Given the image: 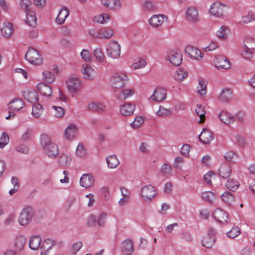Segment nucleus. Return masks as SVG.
<instances>
[{
  "label": "nucleus",
  "mask_w": 255,
  "mask_h": 255,
  "mask_svg": "<svg viewBox=\"0 0 255 255\" xmlns=\"http://www.w3.org/2000/svg\"><path fill=\"white\" fill-rule=\"evenodd\" d=\"M40 143L46 154L50 158H55L58 154V146L51 140L50 137L46 134H42Z\"/></svg>",
  "instance_id": "1"
},
{
  "label": "nucleus",
  "mask_w": 255,
  "mask_h": 255,
  "mask_svg": "<svg viewBox=\"0 0 255 255\" xmlns=\"http://www.w3.org/2000/svg\"><path fill=\"white\" fill-rule=\"evenodd\" d=\"M34 215V212L31 207H25L18 216V222L21 226H27L31 222Z\"/></svg>",
  "instance_id": "2"
},
{
  "label": "nucleus",
  "mask_w": 255,
  "mask_h": 255,
  "mask_svg": "<svg viewBox=\"0 0 255 255\" xmlns=\"http://www.w3.org/2000/svg\"><path fill=\"white\" fill-rule=\"evenodd\" d=\"M89 34L94 38L109 39L114 35V30L111 27H106L99 30H91L89 31Z\"/></svg>",
  "instance_id": "3"
},
{
  "label": "nucleus",
  "mask_w": 255,
  "mask_h": 255,
  "mask_svg": "<svg viewBox=\"0 0 255 255\" xmlns=\"http://www.w3.org/2000/svg\"><path fill=\"white\" fill-rule=\"evenodd\" d=\"M66 86L68 91L73 94L80 92L83 87L81 80L77 77L68 78L66 81Z\"/></svg>",
  "instance_id": "4"
},
{
  "label": "nucleus",
  "mask_w": 255,
  "mask_h": 255,
  "mask_svg": "<svg viewBox=\"0 0 255 255\" xmlns=\"http://www.w3.org/2000/svg\"><path fill=\"white\" fill-rule=\"evenodd\" d=\"M25 59L33 65H40L42 63V58L39 52L33 48L28 49L25 55Z\"/></svg>",
  "instance_id": "5"
},
{
  "label": "nucleus",
  "mask_w": 255,
  "mask_h": 255,
  "mask_svg": "<svg viewBox=\"0 0 255 255\" xmlns=\"http://www.w3.org/2000/svg\"><path fill=\"white\" fill-rule=\"evenodd\" d=\"M155 187L151 185H145L140 189V196L145 202L151 201L156 196Z\"/></svg>",
  "instance_id": "6"
},
{
  "label": "nucleus",
  "mask_w": 255,
  "mask_h": 255,
  "mask_svg": "<svg viewBox=\"0 0 255 255\" xmlns=\"http://www.w3.org/2000/svg\"><path fill=\"white\" fill-rule=\"evenodd\" d=\"M121 45L116 41H111L107 45L106 54L113 59H117L120 56Z\"/></svg>",
  "instance_id": "7"
},
{
  "label": "nucleus",
  "mask_w": 255,
  "mask_h": 255,
  "mask_svg": "<svg viewBox=\"0 0 255 255\" xmlns=\"http://www.w3.org/2000/svg\"><path fill=\"white\" fill-rule=\"evenodd\" d=\"M128 80L126 74L123 73H117L110 79L111 85L115 89H120L125 86Z\"/></svg>",
  "instance_id": "8"
},
{
  "label": "nucleus",
  "mask_w": 255,
  "mask_h": 255,
  "mask_svg": "<svg viewBox=\"0 0 255 255\" xmlns=\"http://www.w3.org/2000/svg\"><path fill=\"white\" fill-rule=\"evenodd\" d=\"M214 63L218 70H228L231 67L230 60L224 55H218L215 57Z\"/></svg>",
  "instance_id": "9"
},
{
  "label": "nucleus",
  "mask_w": 255,
  "mask_h": 255,
  "mask_svg": "<svg viewBox=\"0 0 255 255\" xmlns=\"http://www.w3.org/2000/svg\"><path fill=\"white\" fill-rule=\"evenodd\" d=\"M166 59L174 66L180 65L182 61V54L180 51L172 50L168 52Z\"/></svg>",
  "instance_id": "10"
},
{
  "label": "nucleus",
  "mask_w": 255,
  "mask_h": 255,
  "mask_svg": "<svg viewBox=\"0 0 255 255\" xmlns=\"http://www.w3.org/2000/svg\"><path fill=\"white\" fill-rule=\"evenodd\" d=\"M225 7V4L217 1L212 4L209 12L212 15L220 17L223 16Z\"/></svg>",
  "instance_id": "11"
},
{
  "label": "nucleus",
  "mask_w": 255,
  "mask_h": 255,
  "mask_svg": "<svg viewBox=\"0 0 255 255\" xmlns=\"http://www.w3.org/2000/svg\"><path fill=\"white\" fill-rule=\"evenodd\" d=\"M185 19L191 23H196L199 21V12L195 6L188 7L185 12Z\"/></svg>",
  "instance_id": "12"
},
{
  "label": "nucleus",
  "mask_w": 255,
  "mask_h": 255,
  "mask_svg": "<svg viewBox=\"0 0 255 255\" xmlns=\"http://www.w3.org/2000/svg\"><path fill=\"white\" fill-rule=\"evenodd\" d=\"M81 71L83 78L85 79L92 80L94 79L96 74L95 70L88 63L82 64Z\"/></svg>",
  "instance_id": "13"
},
{
  "label": "nucleus",
  "mask_w": 255,
  "mask_h": 255,
  "mask_svg": "<svg viewBox=\"0 0 255 255\" xmlns=\"http://www.w3.org/2000/svg\"><path fill=\"white\" fill-rule=\"evenodd\" d=\"M185 53L192 59L200 60L203 58V54L196 47L187 46L185 49Z\"/></svg>",
  "instance_id": "14"
},
{
  "label": "nucleus",
  "mask_w": 255,
  "mask_h": 255,
  "mask_svg": "<svg viewBox=\"0 0 255 255\" xmlns=\"http://www.w3.org/2000/svg\"><path fill=\"white\" fill-rule=\"evenodd\" d=\"M26 238L22 235L17 236L13 241V247L16 253L22 251L25 247Z\"/></svg>",
  "instance_id": "15"
},
{
  "label": "nucleus",
  "mask_w": 255,
  "mask_h": 255,
  "mask_svg": "<svg viewBox=\"0 0 255 255\" xmlns=\"http://www.w3.org/2000/svg\"><path fill=\"white\" fill-rule=\"evenodd\" d=\"M94 182V177L90 174H83L80 179V186L87 189L91 187Z\"/></svg>",
  "instance_id": "16"
},
{
  "label": "nucleus",
  "mask_w": 255,
  "mask_h": 255,
  "mask_svg": "<svg viewBox=\"0 0 255 255\" xmlns=\"http://www.w3.org/2000/svg\"><path fill=\"white\" fill-rule=\"evenodd\" d=\"M135 105L131 103H125L120 107V113L125 116H130L133 115Z\"/></svg>",
  "instance_id": "17"
},
{
  "label": "nucleus",
  "mask_w": 255,
  "mask_h": 255,
  "mask_svg": "<svg viewBox=\"0 0 255 255\" xmlns=\"http://www.w3.org/2000/svg\"><path fill=\"white\" fill-rule=\"evenodd\" d=\"M166 96V90L163 88L158 87L154 90L153 94L150 97V99L160 102L165 99Z\"/></svg>",
  "instance_id": "18"
},
{
  "label": "nucleus",
  "mask_w": 255,
  "mask_h": 255,
  "mask_svg": "<svg viewBox=\"0 0 255 255\" xmlns=\"http://www.w3.org/2000/svg\"><path fill=\"white\" fill-rule=\"evenodd\" d=\"M134 243L131 239H126L122 243L121 250L125 255H131L134 251Z\"/></svg>",
  "instance_id": "19"
},
{
  "label": "nucleus",
  "mask_w": 255,
  "mask_h": 255,
  "mask_svg": "<svg viewBox=\"0 0 255 255\" xmlns=\"http://www.w3.org/2000/svg\"><path fill=\"white\" fill-rule=\"evenodd\" d=\"M78 127L73 124H70L65 129L64 132L65 137L68 140H73L75 138L78 134Z\"/></svg>",
  "instance_id": "20"
},
{
  "label": "nucleus",
  "mask_w": 255,
  "mask_h": 255,
  "mask_svg": "<svg viewBox=\"0 0 255 255\" xmlns=\"http://www.w3.org/2000/svg\"><path fill=\"white\" fill-rule=\"evenodd\" d=\"M167 17L163 14H156L152 15L148 20L149 24L153 27H159L163 24Z\"/></svg>",
  "instance_id": "21"
},
{
  "label": "nucleus",
  "mask_w": 255,
  "mask_h": 255,
  "mask_svg": "<svg viewBox=\"0 0 255 255\" xmlns=\"http://www.w3.org/2000/svg\"><path fill=\"white\" fill-rule=\"evenodd\" d=\"M37 90L43 96L51 97L52 95V90L51 87L43 82H41L37 84L36 86Z\"/></svg>",
  "instance_id": "22"
},
{
  "label": "nucleus",
  "mask_w": 255,
  "mask_h": 255,
  "mask_svg": "<svg viewBox=\"0 0 255 255\" xmlns=\"http://www.w3.org/2000/svg\"><path fill=\"white\" fill-rule=\"evenodd\" d=\"M41 238L38 235H33L29 240V248L33 251H37L40 249L41 245Z\"/></svg>",
  "instance_id": "23"
},
{
  "label": "nucleus",
  "mask_w": 255,
  "mask_h": 255,
  "mask_svg": "<svg viewBox=\"0 0 255 255\" xmlns=\"http://www.w3.org/2000/svg\"><path fill=\"white\" fill-rule=\"evenodd\" d=\"M102 4L111 10H118L121 8L122 3L120 0H101Z\"/></svg>",
  "instance_id": "24"
},
{
  "label": "nucleus",
  "mask_w": 255,
  "mask_h": 255,
  "mask_svg": "<svg viewBox=\"0 0 255 255\" xmlns=\"http://www.w3.org/2000/svg\"><path fill=\"white\" fill-rule=\"evenodd\" d=\"M210 232V234H208L204 236L202 241L203 246L207 249L211 248L215 242L214 234L215 233V230L214 229H211Z\"/></svg>",
  "instance_id": "25"
},
{
  "label": "nucleus",
  "mask_w": 255,
  "mask_h": 255,
  "mask_svg": "<svg viewBox=\"0 0 255 255\" xmlns=\"http://www.w3.org/2000/svg\"><path fill=\"white\" fill-rule=\"evenodd\" d=\"M254 21H255V12L248 11L239 18L238 23L240 24H246Z\"/></svg>",
  "instance_id": "26"
},
{
  "label": "nucleus",
  "mask_w": 255,
  "mask_h": 255,
  "mask_svg": "<svg viewBox=\"0 0 255 255\" xmlns=\"http://www.w3.org/2000/svg\"><path fill=\"white\" fill-rule=\"evenodd\" d=\"M198 137L204 143H209L213 139L212 132L207 128H203Z\"/></svg>",
  "instance_id": "27"
},
{
  "label": "nucleus",
  "mask_w": 255,
  "mask_h": 255,
  "mask_svg": "<svg viewBox=\"0 0 255 255\" xmlns=\"http://www.w3.org/2000/svg\"><path fill=\"white\" fill-rule=\"evenodd\" d=\"M23 96L26 101L31 103H34L38 100V94L33 90L23 92Z\"/></svg>",
  "instance_id": "28"
},
{
  "label": "nucleus",
  "mask_w": 255,
  "mask_h": 255,
  "mask_svg": "<svg viewBox=\"0 0 255 255\" xmlns=\"http://www.w3.org/2000/svg\"><path fill=\"white\" fill-rule=\"evenodd\" d=\"M220 120L225 124H230L235 121V117L227 111H222L219 115Z\"/></svg>",
  "instance_id": "29"
},
{
  "label": "nucleus",
  "mask_w": 255,
  "mask_h": 255,
  "mask_svg": "<svg viewBox=\"0 0 255 255\" xmlns=\"http://www.w3.org/2000/svg\"><path fill=\"white\" fill-rule=\"evenodd\" d=\"M213 216L217 221L221 223L226 222L228 218V214L225 211L220 208L215 210Z\"/></svg>",
  "instance_id": "30"
},
{
  "label": "nucleus",
  "mask_w": 255,
  "mask_h": 255,
  "mask_svg": "<svg viewBox=\"0 0 255 255\" xmlns=\"http://www.w3.org/2000/svg\"><path fill=\"white\" fill-rule=\"evenodd\" d=\"M134 94V90L132 88H127L122 90L117 94V98L121 101H124Z\"/></svg>",
  "instance_id": "31"
},
{
  "label": "nucleus",
  "mask_w": 255,
  "mask_h": 255,
  "mask_svg": "<svg viewBox=\"0 0 255 255\" xmlns=\"http://www.w3.org/2000/svg\"><path fill=\"white\" fill-rule=\"evenodd\" d=\"M69 15V12L67 8L63 7L59 10L56 22L59 24H62L65 22L66 19Z\"/></svg>",
  "instance_id": "32"
},
{
  "label": "nucleus",
  "mask_w": 255,
  "mask_h": 255,
  "mask_svg": "<svg viewBox=\"0 0 255 255\" xmlns=\"http://www.w3.org/2000/svg\"><path fill=\"white\" fill-rule=\"evenodd\" d=\"M87 108L91 111L102 113L105 111L106 107L102 104L93 102L88 105Z\"/></svg>",
  "instance_id": "33"
},
{
  "label": "nucleus",
  "mask_w": 255,
  "mask_h": 255,
  "mask_svg": "<svg viewBox=\"0 0 255 255\" xmlns=\"http://www.w3.org/2000/svg\"><path fill=\"white\" fill-rule=\"evenodd\" d=\"M24 106L23 101L19 99H14L10 101L8 104V108L13 111H19L21 110Z\"/></svg>",
  "instance_id": "34"
},
{
  "label": "nucleus",
  "mask_w": 255,
  "mask_h": 255,
  "mask_svg": "<svg viewBox=\"0 0 255 255\" xmlns=\"http://www.w3.org/2000/svg\"><path fill=\"white\" fill-rule=\"evenodd\" d=\"M13 27L9 22H5L1 28V33L5 38H8L12 36L13 33Z\"/></svg>",
  "instance_id": "35"
},
{
  "label": "nucleus",
  "mask_w": 255,
  "mask_h": 255,
  "mask_svg": "<svg viewBox=\"0 0 255 255\" xmlns=\"http://www.w3.org/2000/svg\"><path fill=\"white\" fill-rule=\"evenodd\" d=\"M232 97V91L229 89H223L221 92L219 99L222 102L227 103L231 101Z\"/></svg>",
  "instance_id": "36"
},
{
  "label": "nucleus",
  "mask_w": 255,
  "mask_h": 255,
  "mask_svg": "<svg viewBox=\"0 0 255 255\" xmlns=\"http://www.w3.org/2000/svg\"><path fill=\"white\" fill-rule=\"evenodd\" d=\"M207 82L205 80L198 79V85L196 88L197 93L201 96L205 95L207 92Z\"/></svg>",
  "instance_id": "37"
},
{
  "label": "nucleus",
  "mask_w": 255,
  "mask_h": 255,
  "mask_svg": "<svg viewBox=\"0 0 255 255\" xmlns=\"http://www.w3.org/2000/svg\"><path fill=\"white\" fill-rule=\"evenodd\" d=\"M94 55L97 60L101 64L105 65L107 64L106 59L100 47H97L94 50Z\"/></svg>",
  "instance_id": "38"
},
{
  "label": "nucleus",
  "mask_w": 255,
  "mask_h": 255,
  "mask_svg": "<svg viewBox=\"0 0 255 255\" xmlns=\"http://www.w3.org/2000/svg\"><path fill=\"white\" fill-rule=\"evenodd\" d=\"M56 245L55 241L47 239L41 242L40 250L49 252V251Z\"/></svg>",
  "instance_id": "39"
},
{
  "label": "nucleus",
  "mask_w": 255,
  "mask_h": 255,
  "mask_svg": "<svg viewBox=\"0 0 255 255\" xmlns=\"http://www.w3.org/2000/svg\"><path fill=\"white\" fill-rule=\"evenodd\" d=\"M231 167L228 164L222 165L219 169V174L223 178L230 176L231 173Z\"/></svg>",
  "instance_id": "40"
},
{
  "label": "nucleus",
  "mask_w": 255,
  "mask_h": 255,
  "mask_svg": "<svg viewBox=\"0 0 255 255\" xmlns=\"http://www.w3.org/2000/svg\"><path fill=\"white\" fill-rule=\"evenodd\" d=\"M106 160L109 168H115L120 164L119 160L116 155H110L106 158Z\"/></svg>",
  "instance_id": "41"
},
{
  "label": "nucleus",
  "mask_w": 255,
  "mask_h": 255,
  "mask_svg": "<svg viewBox=\"0 0 255 255\" xmlns=\"http://www.w3.org/2000/svg\"><path fill=\"white\" fill-rule=\"evenodd\" d=\"M26 13V23L30 25L33 26L36 24L37 22V18L34 12L32 11H28Z\"/></svg>",
  "instance_id": "42"
},
{
  "label": "nucleus",
  "mask_w": 255,
  "mask_h": 255,
  "mask_svg": "<svg viewBox=\"0 0 255 255\" xmlns=\"http://www.w3.org/2000/svg\"><path fill=\"white\" fill-rule=\"evenodd\" d=\"M205 109V107L201 105H198L195 109L196 114L200 117V120L198 122L199 123H203L205 122V115L206 113Z\"/></svg>",
  "instance_id": "43"
},
{
  "label": "nucleus",
  "mask_w": 255,
  "mask_h": 255,
  "mask_svg": "<svg viewBox=\"0 0 255 255\" xmlns=\"http://www.w3.org/2000/svg\"><path fill=\"white\" fill-rule=\"evenodd\" d=\"M42 80L48 83H53L55 80V76L53 73L48 71L45 70L43 71L42 73Z\"/></svg>",
  "instance_id": "44"
},
{
  "label": "nucleus",
  "mask_w": 255,
  "mask_h": 255,
  "mask_svg": "<svg viewBox=\"0 0 255 255\" xmlns=\"http://www.w3.org/2000/svg\"><path fill=\"white\" fill-rule=\"evenodd\" d=\"M71 156L67 154H62L59 158L58 162L59 164L63 167L69 166L71 162Z\"/></svg>",
  "instance_id": "45"
},
{
  "label": "nucleus",
  "mask_w": 255,
  "mask_h": 255,
  "mask_svg": "<svg viewBox=\"0 0 255 255\" xmlns=\"http://www.w3.org/2000/svg\"><path fill=\"white\" fill-rule=\"evenodd\" d=\"M110 19V15L107 13H103L96 15L94 17V21L99 24H104Z\"/></svg>",
  "instance_id": "46"
},
{
  "label": "nucleus",
  "mask_w": 255,
  "mask_h": 255,
  "mask_svg": "<svg viewBox=\"0 0 255 255\" xmlns=\"http://www.w3.org/2000/svg\"><path fill=\"white\" fill-rule=\"evenodd\" d=\"M188 74L186 71L183 69H179L174 74V77L175 80L181 82L188 77Z\"/></svg>",
  "instance_id": "47"
},
{
  "label": "nucleus",
  "mask_w": 255,
  "mask_h": 255,
  "mask_svg": "<svg viewBox=\"0 0 255 255\" xmlns=\"http://www.w3.org/2000/svg\"><path fill=\"white\" fill-rule=\"evenodd\" d=\"M243 46L249 47V49L255 50V38L252 37H246L244 38Z\"/></svg>",
  "instance_id": "48"
},
{
  "label": "nucleus",
  "mask_w": 255,
  "mask_h": 255,
  "mask_svg": "<svg viewBox=\"0 0 255 255\" xmlns=\"http://www.w3.org/2000/svg\"><path fill=\"white\" fill-rule=\"evenodd\" d=\"M255 53V50L249 49V47L247 48L242 46L241 55L244 58L247 59H252Z\"/></svg>",
  "instance_id": "49"
},
{
  "label": "nucleus",
  "mask_w": 255,
  "mask_h": 255,
  "mask_svg": "<svg viewBox=\"0 0 255 255\" xmlns=\"http://www.w3.org/2000/svg\"><path fill=\"white\" fill-rule=\"evenodd\" d=\"M16 215L14 213H10L6 216L3 221V225L4 227L9 226L15 222Z\"/></svg>",
  "instance_id": "50"
},
{
  "label": "nucleus",
  "mask_w": 255,
  "mask_h": 255,
  "mask_svg": "<svg viewBox=\"0 0 255 255\" xmlns=\"http://www.w3.org/2000/svg\"><path fill=\"white\" fill-rule=\"evenodd\" d=\"M226 186L231 191H235L239 188L240 183L237 180L232 178L228 179Z\"/></svg>",
  "instance_id": "51"
},
{
  "label": "nucleus",
  "mask_w": 255,
  "mask_h": 255,
  "mask_svg": "<svg viewBox=\"0 0 255 255\" xmlns=\"http://www.w3.org/2000/svg\"><path fill=\"white\" fill-rule=\"evenodd\" d=\"M142 7L144 11L151 12L156 9V5L153 1L146 0L143 3Z\"/></svg>",
  "instance_id": "52"
},
{
  "label": "nucleus",
  "mask_w": 255,
  "mask_h": 255,
  "mask_svg": "<svg viewBox=\"0 0 255 255\" xmlns=\"http://www.w3.org/2000/svg\"><path fill=\"white\" fill-rule=\"evenodd\" d=\"M221 198L224 202L228 204H231L234 201V196L233 194L229 192H224L222 195Z\"/></svg>",
  "instance_id": "53"
},
{
  "label": "nucleus",
  "mask_w": 255,
  "mask_h": 255,
  "mask_svg": "<svg viewBox=\"0 0 255 255\" xmlns=\"http://www.w3.org/2000/svg\"><path fill=\"white\" fill-rule=\"evenodd\" d=\"M43 111L42 106L39 104H35L32 108V114L35 118H39Z\"/></svg>",
  "instance_id": "54"
},
{
  "label": "nucleus",
  "mask_w": 255,
  "mask_h": 255,
  "mask_svg": "<svg viewBox=\"0 0 255 255\" xmlns=\"http://www.w3.org/2000/svg\"><path fill=\"white\" fill-rule=\"evenodd\" d=\"M201 197L204 200L209 203H212L215 198L214 194L211 191L203 192L201 194Z\"/></svg>",
  "instance_id": "55"
},
{
  "label": "nucleus",
  "mask_w": 255,
  "mask_h": 255,
  "mask_svg": "<svg viewBox=\"0 0 255 255\" xmlns=\"http://www.w3.org/2000/svg\"><path fill=\"white\" fill-rule=\"evenodd\" d=\"M144 118L141 116H137L134 120L130 124V126L134 128H139L143 123Z\"/></svg>",
  "instance_id": "56"
},
{
  "label": "nucleus",
  "mask_w": 255,
  "mask_h": 255,
  "mask_svg": "<svg viewBox=\"0 0 255 255\" xmlns=\"http://www.w3.org/2000/svg\"><path fill=\"white\" fill-rule=\"evenodd\" d=\"M172 114V111L169 109H166L163 106H160L159 110L156 114L159 117H166Z\"/></svg>",
  "instance_id": "57"
},
{
  "label": "nucleus",
  "mask_w": 255,
  "mask_h": 255,
  "mask_svg": "<svg viewBox=\"0 0 255 255\" xmlns=\"http://www.w3.org/2000/svg\"><path fill=\"white\" fill-rule=\"evenodd\" d=\"M228 28L225 25H222L217 31V35L220 39H225L227 36Z\"/></svg>",
  "instance_id": "58"
},
{
  "label": "nucleus",
  "mask_w": 255,
  "mask_h": 255,
  "mask_svg": "<svg viewBox=\"0 0 255 255\" xmlns=\"http://www.w3.org/2000/svg\"><path fill=\"white\" fill-rule=\"evenodd\" d=\"M9 138L5 132H2L0 137V148H3L9 142Z\"/></svg>",
  "instance_id": "59"
},
{
  "label": "nucleus",
  "mask_w": 255,
  "mask_h": 255,
  "mask_svg": "<svg viewBox=\"0 0 255 255\" xmlns=\"http://www.w3.org/2000/svg\"><path fill=\"white\" fill-rule=\"evenodd\" d=\"M146 64L145 60L139 59L132 64V68L134 70L142 68L146 66Z\"/></svg>",
  "instance_id": "60"
},
{
  "label": "nucleus",
  "mask_w": 255,
  "mask_h": 255,
  "mask_svg": "<svg viewBox=\"0 0 255 255\" xmlns=\"http://www.w3.org/2000/svg\"><path fill=\"white\" fill-rule=\"evenodd\" d=\"M224 157L230 162H234L237 157V154L234 151L230 150L225 153Z\"/></svg>",
  "instance_id": "61"
},
{
  "label": "nucleus",
  "mask_w": 255,
  "mask_h": 255,
  "mask_svg": "<svg viewBox=\"0 0 255 255\" xmlns=\"http://www.w3.org/2000/svg\"><path fill=\"white\" fill-rule=\"evenodd\" d=\"M241 233L240 229L237 227H233L230 231L227 233V235L231 238H234Z\"/></svg>",
  "instance_id": "62"
},
{
  "label": "nucleus",
  "mask_w": 255,
  "mask_h": 255,
  "mask_svg": "<svg viewBox=\"0 0 255 255\" xmlns=\"http://www.w3.org/2000/svg\"><path fill=\"white\" fill-rule=\"evenodd\" d=\"M52 108L54 110V116L57 118H61L64 116V110L61 107L53 106Z\"/></svg>",
  "instance_id": "63"
},
{
  "label": "nucleus",
  "mask_w": 255,
  "mask_h": 255,
  "mask_svg": "<svg viewBox=\"0 0 255 255\" xmlns=\"http://www.w3.org/2000/svg\"><path fill=\"white\" fill-rule=\"evenodd\" d=\"M31 2L29 0H21L20 3V7L25 10V13L31 11L29 6Z\"/></svg>",
  "instance_id": "64"
}]
</instances>
